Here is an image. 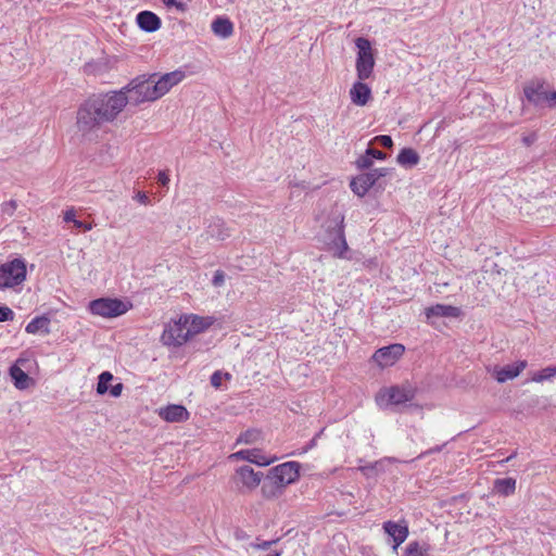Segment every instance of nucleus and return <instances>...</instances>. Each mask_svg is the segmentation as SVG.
<instances>
[{"label":"nucleus","mask_w":556,"mask_h":556,"mask_svg":"<svg viewBox=\"0 0 556 556\" xmlns=\"http://www.w3.org/2000/svg\"><path fill=\"white\" fill-rule=\"evenodd\" d=\"M127 104L128 98L119 90L93 94L79 106L76 125L80 131L89 132L114 122Z\"/></svg>","instance_id":"1"},{"label":"nucleus","mask_w":556,"mask_h":556,"mask_svg":"<svg viewBox=\"0 0 556 556\" xmlns=\"http://www.w3.org/2000/svg\"><path fill=\"white\" fill-rule=\"evenodd\" d=\"M344 211L336 207L323 225L320 241L336 257H344L346 241L344 236Z\"/></svg>","instance_id":"2"},{"label":"nucleus","mask_w":556,"mask_h":556,"mask_svg":"<svg viewBox=\"0 0 556 556\" xmlns=\"http://www.w3.org/2000/svg\"><path fill=\"white\" fill-rule=\"evenodd\" d=\"M393 168L378 167L359 172L350 180V189L358 197H364L370 189L382 191L386 184L381 179L392 174Z\"/></svg>","instance_id":"3"},{"label":"nucleus","mask_w":556,"mask_h":556,"mask_svg":"<svg viewBox=\"0 0 556 556\" xmlns=\"http://www.w3.org/2000/svg\"><path fill=\"white\" fill-rule=\"evenodd\" d=\"M119 92H124V96L128 98V103L138 105L148 101L157 100V96L153 87V77L138 76L134 78L129 84L123 87Z\"/></svg>","instance_id":"4"},{"label":"nucleus","mask_w":556,"mask_h":556,"mask_svg":"<svg viewBox=\"0 0 556 556\" xmlns=\"http://www.w3.org/2000/svg\"><path fill=\"white\" fill-rule=\"evenodd\" d=\"M355 46L357 48L355 62L357 78L367 80L372 76L376 64L371 43L367 38L358 37L355 40Z\"/></svg>","instance_id":"5"},{"label":"nucleus","mask_w":556,"mask_h":556,"mask_svg":"<svg viewBox=\"0 0 556 556\" xmlns=\"http://www.w3.org/2000/svg\"><path fill=\"white\" fill-rule=\"evenodd\" d=\"M27 268L23 258H14L0 265V289H10L22 285L26 279Z\"/></svg>","instance_id":"6"},{"label":"nucleus","mask_w":556,"mask_h":556,"mask_svg":"<svg viewBox=\"0 0 556 556\" xmlns=\"http://www.w3.org/2000/svg\"><path fill=\"white\" fill-rule=\"evenodd\" d=\"M131 307L129 303L118 299L100 298L89 303V309L93 315L113 318L128 312Z\"/></svg>","instance_id":"7"},{"label":"nucleus","mask_w":556,"mask_h":556,"mask_svg":"<svg viewBox=\"0 0 556 556\" xmlns=\"http://www.w3.org/2000/svg\"><path fill=\"white\" fill-rule=\"evenodd\" d=\"M526 99L538 108H554L556 105V90L548 91L544 83H531L525 86Z\"/></svg>","instance_id":"8"},{"label":"nucleus","mask_w":556,"mask_h":556,"mask_svg":"<svg viewBox=\"0 0 556 556\" xmlns=\"http://www.w3.org/2000/svg\"><path fill=\"white\" fill-rule=\"evenodd\" d=\"M188 325L184 321L182 316L178 320L170 321L164 329L161 340L164 345L181 346L189 339Z\"/></svg>","instance_id":"9"},{"label":"nucleus","mask_w":556,"mask_h":556,"mask_svg":"<svg viewBox=\"0 0 556 556\" xmlns=\"http://www.w3.org/2000/svg\"><path fill=\"white\" fill-rule=\"evenodd\" d=\"M263 479L261 471H254L249 465L239 467L232 476V481L240 492H250L256 489Z\"/></svg>","instance_id":"10"},{"label":"nucleus","mask_w":556,"mask_h":556,"mask_svg":"<svg viewBox=\"0 0 556 556\" xmlns=\"http://www.w3.org/2000/svg\"><path fill=\"white\" fill-rule=\"evenodd\" d=\"M300 465L296 462H288L271 468L268 472L270 479H276L282 486L293 483L300 475Z\"/></svg>","instance_id":"11"},{"label":"nucleus","mask_w":556,"mask_h":556,"mask_svg":"<svg viewBox=\"0 0 556 556\" xmlns=\"http://www.w3.org/2000/svg\"><path fill=\"white\" fill-rule=\"evenodd\" d=\"M153 77V87L157 99L166 94L174 86L178 85L185 78L184 71H174L160 76L157 79L156 74L150 75Z\"/></svg>","instance_id":"12"},{"label":"nucleus","mask_w":556,"mask_h":556,"mask_svg":"<svg viewBox=\"0 0 556 556\" xmlns=\"http://www.w3.org/2000/svg\"><path fill=\"white\" fill-rule=\"evenodd\" d=\"M405 348L400 343H393L388 346L378 349L372 359L380 366L387 367L393 365L404 353Z\"/></svg>","instance_id":"13"},{"label":"nucleus","mask_w":556,"mask_h":556,"mask_svg":"<svg viewBox=\"0 0 556 556\" xmlns=\"http://www.w3.org/2000/svg\"><path fill=\"white\" fill-rule=\"evenodd\" d=\"M384 532L392 538L394 545L393 548L396 549L408 536V526L406 521L395 522V521H384L382 525Z\"/></svg>","instance_id":"14"},{"label":"nucleus","mask_w":556,"mask_h":556,"mask_svg":"<svg viewBox=\"0 0 556 556\" xmlns=\"http://www.w3.org/2000/svg\"><path fill=\"white\" fill-rule=\"evenodd\" d=\"M365 81L358 79L350 88V100L355 105L365 106L372 99L371 88Z\"/></svg>","instance_id":"15"},{"label":"nucleus","mask_w":556,"mask_h":556,"mask_svg":"<svg viewBox=\"0 0 556 556\" xmlns=\"http://www.w3.org/2000/svg\"><path fill=\"white\" fill-rule=\"evenodd\" d=\"M527 361H518L514 364L506 365L495 370V379L500 383L518 377L527 367Z\"/></svg>","instance_id":"16"},{"label":"nucleus","mask_w":556,"mask_h":556,"mask_svg":"<svg viewBox=\"0 0 556 556\" xmlns=\"http://www.w3.org/2000/svg\"><path fill=\"white\" fill-rule=\"evenodd\" d=\"M425 314L428 319L432 317L458 318L462 315V309L453 305L435 304L430 307H427Z\"/></svg>","instance_id":"17"},{"label":"nucleus","mask_w":556,"mask_h":556,"mask_svg":"<svg viewBox=\"0 0 556 556\" xmlns=\"http://www.w3.org/2000/svg\"><path fill=\"white\" fill-rule=\"evenodd\" d=\"M159 415L169 422H181L189 418V413L182 405H168L161 408Z\"/></svg>","instance_id":"18"},{"label":"nucleus","mask_w":556,"mask_h":556,"mask_svg":"<svg viewBox=\"0 0 556 556\" xmlns=\"http://www.w3.org/2000/svg\"><path fill=\"white\" fill-rule=\"evenodd\" d=\"M138 26L148 33H153L161 27L160 17L150 11H142L137 15Z\"/></svg>","instance_id":"19"},{"label":"nucleus","mask_w":556,"mask_h":556,"mask_svg":"<svg viewBox=\"0 0 556 556\" xmlns=\"http://www.w3.org/2000/svg\"><path fill=\"white\" fill-rule=\"evenodd\" d=\"M232 458L248 460L260 466H267L274 459L268 458L261 454L258 450H242L231 455Z\"/></svg>","instance_id":"20"},{"label":"nucleus","mask_w":556,"mask_h":556,"mask_svg":"<svg viewBox=\"0 0 556 556\" xmlns=\"http://www.w3.org/2000/svg\"><path fill=\"white\" fill-rule=\"evenodd\" d=\"M182 318L184 321H186V325H188L187 329L189 330L188 332L190 338L204 331L211 326V321L197 315H184Z\"/></svg>","instance_id":"21"},{"label":"nucleus","mask_w":556,"mask_h":556,"mask_svg":"<svg viewBox=\"0 0 556 556\" xmlns=\"http://www.w3.org/2000/svg\"><path fill=\"white\" fill-rule=\"evenodd\" d=\"M283 489L285 486L280 485L276 479H270V473L268 472L262 484L261 491L264 497L270 500L281 495Z\"/></svg>","instance_id":"22"},{"label":"nucleus","mask_w":556,"mask_h":556,"mask_svg":"<svg viewBox=\"0 0 556 556\" xmlns=\"http://www.w3.org/2000/svg\"><path fill=\"white\" fill-rule=\"evenodd\" d=\"M388 402L393 405L404 404L413 399V394L410 391L399 388L391 387L387 391Z\"/></svg>","instance_id":"23"},{"label":"nucleus","mask_w":556,"mask_h":556,"mask_svg":"<svg viewBox=\"0 0 556 556\" xmlns=\"http://www.w3.org/2000/svg\"><path fill=\"white\" fill-rule=\"evenodd\" d=\"M213 33L220 38H228L233 33V25L226 17H217L212 23Z\"/></svg>","instance_id":"24"},{"label":"nucleus","mask_w":556,"mask_h":556,"mask_svg":"<svg viewBox=\"0 0 556 556\" xmlns=\"http://www.w3.org/2000/svg\"><path fill=\"white\" fill-rule=\"evenodd\" d=\"M50 319L47 316H38L27 324L25 331L30 334L50 332Z\"/></svg>","instance_id":"25"},{"label":"nucleus","mask_w":556,"mask_h":556,"mask_svg":"<svg viewBox=\"0 0 556 556\" xmlns=\"http://www.w3.org/2000/svg\"><path fill=\"white\" fill-rule=\"evenodd\" d=\"M10 376L14 386L20 390L27 389L33 382L31 378L16 364L10 368Z\"/></svg>","instance_id":"26"},{"label":"nucleus","mask_w":556,"mask_h":556,"mask_svg":"<svg viewBox=\"0 0 556 556\" xmlns=\"http://www.w3.org/2000/svg\"><path fill=\"white\" fill-rule=\"evenodd\" d=\"M419 161V154L412 148H403L396 156V162L404 167H413L417 165Z\"/></svg>","instance_id":"27"},{"label":"nucleus","mask_w":556,"mask_h":556,"mask_svg":"<svg viewBox=\"0 0 556 556\" xmlns=\"http://www.w3.org/2000/svg\"><path fill=\"white\" fill-rule=\"evenodd\" d=\"M493 490L503 496H509L515 493L516 480L514 478L495 479Z\"/></svg>","instance_id":"28"},{"label":"nucleus","mask_w":556,"mask_h":556,"mask_svg":"<svg viewBox=\"0 0 556 556\" xmlns=\"http://www.w3.org/2000/svg\"><path fill=\"white\" fill-rule=\"evenodd\" d=\"M429 549V544L424 543L420 545L419 542L414 541L406 546L405 556H428Z\"/></svg>","instance_id":"29"},{"label":"nucleus","mask_w":556,"mask_h":556,"mask_svg":"<svg viewBox=\"0 0 556 556\" xmlns=\"http://www.w3.org/2000/svg\"><path fill=\"white\" fill-rule=\"evenodd\" d=\"M354 165L358 172L374 169V160L370 155H367V150L364 153L359 154L354 161Z\"/></svg>","instance_id":"30"},{"label":"nucleus","mask_w":556,"mask_h":556,"mask_svg":"<svg viewBox=\"0 0 556 556\" xmlns=\"http://www.w3.org/2000/svg\"><path fill=\"white\" fill-rule=\"evenodd\" d=\"M113 380V375L110 371H103L99 376L97 392L105 394L109 391V382Z\"/></svg>","instance_id":"31"},{"label":"nucleus","mask_w":556,"mask_h":556,"mask_svg":"<svg viewBox=\"0 0 556 556\" xmlns=\"http://www.w3.org/2000/svg\"><path fill=\"white\" fill-rule=\"evenodd\" d=\"M556 376V367H546L542 370L534 374L532 380L535 382H543L545 380H549L551 378Z\"/></svg>","instance_id":"32"},{"label":"nucleus","mask_w":556,"mask_h":556,"mask_svg":"<svg viewBox=\"0 0 556 556\" xmlns=\"http://www.w3.org/2000/svg\"><path fill=\"white\" fill-rule=\"evenodd\" d=\"M260 438V431L251 429L247 430L245 432L241 433L240 437L237 440V443H245V444H252L256 442Z\"/></svg>","instance_id":"33"},{"label":"nucleus","mask_w":556,"mask_h":556,"mask_svg":"<svg viewBox=\"0 0 556 556\" xmlns=\"http://www.w3.org/2000/svg\"><path fill=\"white\" fill-rule=\"evenodd\" d=\"M370 144H379L384 148H392L393 147V140L388 135H379L372 138V140L369 141Z\"/></svg>","instance_id":"34"},{"label":"nucleus","mask_w":556,"mask_h":556,"mask_svg":"<svg viewBox=\"0 0 556 556\" xmlns=\"http://www.w3.org/2000/svg\"><path fill=\"white\" fill-rule=\"evenodd\" d=\"M227 379L229 380L231 378V375L228 374V372H222L219 370L215 371L212 376H211V384L214 387V388H219L222 386V381L223 379Z\"/></svg>","instance_id":"35"},{"label":"nucleus","mask_w":556,"mask_h":556,"mask_svg":"<svg viewBox=\"0 0 556 556\" xmlns=\"http://www.w3.org/2000/svg\"><path fill=\"white\" fill-rule=\"evenodd\" d=\"M366 150H367V155H370L372 157V160L384 161L388 157V155L384 152L372 148L370 143H368Z\"/></svg>","instance_id":"36"},{"label":"nucleus","mask_w":556,"mask_h":556,"mask_svg":"<svg viewBox=\"0 0 556 556\" xmlns=\"http://www.w3.org/2000/svg\"><path fill=\"white\" fill-rule=\"evenodd\" d=\"M376 465L377 464H369V465H365V466H359L357 468V470H361L364 473V476H366L367 478H374L377 475Z\"/></svg>","instance_id":"37"},{"label":"nucleus","mask_w":556,"mask_h":556,"mask_svg":"<svg viewBox=\"0 0 556 556\" xmlns=\"http://www.w3.org/2000/svg\"><path fill=\"white\" fill-rule=\"evenodd\" d=\"M14 318L13 311L8 306H0V321H8Z\"/></svg>","instance_id":"38"},{"label":"nucleus","mask_w":556,"mask_h":556,"mask_svg":"<svg viewBox=\"0 0 556 556\" xmlns=\"http://www.w3.org/2000/svg\"><path fill=\"white\" fill-rule=\"evenodd\" d=\"M166 7H175L178 11L185 12L187 10V5L184 2L177 0H162Z\"/></svg>","instance_id":"39"},{"label":"nucleus","mask_w":556,"mask_h":556,"mask_svg":"<svg viewBox=\"0 0 556 556\" xmlns=\"http://www.w3.org/2000/svg\"><path fill=\"white\" fill-rule=\"evenodd\" d=\"M225 281V274L222 270H216L213 277V285L215 287H220Z\"/></svg>","instance_id":"40"},{"label":"nucleus","mask_w":556,"mask_h":556,"mask_svg":"<svg viewBox=\"0 0 556 556\" xmlns=\"http://www.w3.org/2000/svg\"><path fill=\"white\" fill-rule=\"evenodd\" d=\"M276 541L275 540H271V541H262V542H256V543H252L251 546L254 547V548H257V549H268Z\"/></svg>","instance_id":"41"},{"label":"nucleus","mask_w":556,"mask_h":556,"mask_svg":"<svg viewBox=\"0 0 556 556\" xmlns=\"http://www.w3.org/2000/svg\"><path fill=\"white\" fill-rule=\"evenodd\" d=\"M123 388H124L123 383L118 382V383H116V384L112 386V387L109 389L110 394H111L113 397H118V396H121V394H122Z\"/></svg>","instance_id":"42"},{"label":"nucleus","mask_w":556,"mask_h":556,"mask_svg":"<svg viewBox=\"0 0 556 556\" xmlns=\"http://www.w3.org/2000/svg\"><path fill=\"white\" fill-rule=\"evenodd\" d=\"M157 180L162 186H167L169 182V176L166 172H160L157 176Z\"/></svg>","instance_id":"43"},{"label":"nucleus","mask_w":556,"mask_h":556,"mask_svg":"<svg viewBox=\"0 0 556 556\" xmlns=\"http://www.w3.org/2000/svg\"><path fill=\"white\" fill-rule=\"evenodd\" d=\"M535 140H536L535 134H531V135L522 137V142L527 147H530L531 144H533Z\"/></svg>","instance_id":"44"},{"label":"nucleus","mask_w":556,"mask_h":556,"mask_svg":"<svg viewBox=\"0 0 556 556\" xmlns=\"http://www.w3.org/2000/svg\"><path fill=\"white\" fill-rule=\"evenodd\" d=\"M74 226L76 228H83L84 230L86 231H89L92 229V225L89 224V223H84V222H80V220H74Z\"/></svg>","instance_id":"45"},{"label":"nucleus","mask_w":556,"mask_h":556,"mask_svg":"<svg viewBox=\"0 0 556 556\" xmlns=\"http://www.w3.org/2000/svg\"><path fill=\"white\" fill-rule=\"evenodd\" d=\"M446 445V443L442 444V445H437L434 447H431L429 448L428 451H426L425 453H422L420 455V457L425 456V455H430V454H433V453H439L443 450V447Z\"/></svg>","instance_id":"46"},{"label":"nucleus","mask_w":556,"mask_h":556,"mask_svg":"<svg viewBox=\"0 0 556 556\" xmlns=\"http://www.w3.org/2000/svg\"><path fill=\"white\" fill-rule=\"evenodd\" d=\"M64 220L65 222H72L74 224V220H77L75 218V211L74 210H68L65 212V215H64Z\"/></svg>","instance_id":"47"},{"label":"nucleus","mask_w":556,"mask_h":556,"mask_svg":"<svg viewBox=\"0 0 556 556\" xmlns=\"http://www.w3.org/2000/svg\"><path fill=\"white\" fill-rule=\"evenodd\" d=\"M136 199L142 204L149 203V197L144 192H138Z\"/></svg>","instance_id":"48"},{"label":"nucleus","mask_w":556,"mask_h":556,"mask_svg":"<svg viewBox=\"0 0 556 556\" xmlns=\"http://www.w3.org/2000/svg\"><path fill=\"white\" fill-rule=\"evenodd\" d=\"M229 236H230V233H229V231H228L227 229H225V230H220V231L216 235L217 239H219V240H225V239H226V238H228Z\"/></svg>","instance_id":"49"},{"label":"nucleus","mask_w":556,"mask_h":556,"mask_svg":"<svg viewBox=\"0 0 556 556\" xmlns=\"http://www.w3.org/2000/svg\"><path fill=\"white\" fill-rule=\"evenodd\" d=\"M515 456H516V453L510 454V455L505 459V462H506V463L510 462Z\"/></svg>","instance_id":"50"},{"label":"nucleus","mask_w":556,"mask_h":556,"mask_svg":"<svg viewBox=\"0 0 556 556\" xmlns=\"http://www.w3.org/2000/svg\"><path fill=\"white\" fill-rule=\"evenodd\" d=\"M267 556H280L279 552H271Z\"/></svg>","instance_id":"51"},{"label":"nucleus","mask_w":556,"mask_h":556,"mask_svg":"<svg viewBox=\"0 0 556 556\" xmlns=\"http://www.w3.org/2000/svg\"><path fill=\"white\" fill-rule=\"evenodd\" d=\"M9 204H10V207H13V208H15V207H16V203H15V201H13V200H12V201H10V203H9Z\"/></svg>","instance_id":"52"}]
</instances>
